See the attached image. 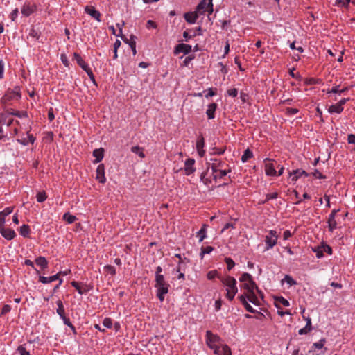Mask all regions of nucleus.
Wrapping results in <instances>:
<instances>
[{
	"label": "nucleus",
	"mask_w": 355,
	"mask_h": 355,
	"mask_svg": "<svg viewBox=\"0 0 355 355\" xmlns=\"http://www.w3.org/2000/svg\"><path fill=\"white\" fill-rule=\"evenodd\" d=\"M28 36L33 39L39 40L40 37V33L35 29L31 28L29 31Z\"/></svg>",
	"instance_id": "obj_44"
},
{
	"label": "nucleus",
	"mask_w": 355,
	"mask_h": 355,
	"mask_svg": "<svg viewBox=\"0 0 355 355\" xmlns=\"http://www.w3.org/2000/svg\"><path fill=\"white\" fill-rule=\"evenodd\" d=\"M85 11L87 14L89 15L92 18L98 21H101V13L95 9L92 6H87L85 8Z\"/></svg>",
	"instance_id": "obj_12"
},
{
	"label": "nucleus",
	"mask_w": 355,
	"mask_h": 355,
	"mask_svg": "<svg viewBox=\"0 0 355 355\" xmlns=\"http://www.w3.org/2000/svg\"><path fill=\"white\" fill-rule=\"evenodd\" d=\"M18 13H19L18 8H15V10H13L12 11V12L10 13V17L12 21H14L15 20V19L18 16Z\"/></svg>",
	"instance_id": "obj_62"
},
{
	"label": "nucleus",
	"mask_w": 355,
	"mask_h": 355,
	"mask_svg": "<svg viewBox=\"0 0 355 355\" xmlns=\"http://www.w3.org/2000/svg\"><path fill=\"white\" fill-rule=\"evenodd\" d=\"M136 37L134 35H131V41L129 43V46H130L132 53L134 55H136L137 51H136Z\"/></svg>",
	"instance_id": "obj_40"
},
{
	"label": "nucleus",
	"mask_w": 355,
	"mask_h": 355,
	"mask_svg": "<svg viewBox=\"0 0 355 355\" xmlns=\"http://www.w3.org/2000/svg\"><path fill=\"white\" fill-rule=\"evenodd\" d=\"M191 51V46L189 44H186L184 43L178 44L174 50V53L175 55L180 53H184V54H188Z\"/></svg>",
	"instance_id": "obj_13"
},
{
	"label": "nucleus",
	"mask_w": 355,
	"mask_h": 355,
	"mask_svg": "<svg viewBox=\"0 0 355 355\" xmlns=\"http://www.w3.org/2000/svg\"><path fill=\"white\" fill-rule=\"evenodd\" d=\"M96 179L100 183H105L106 181V178L105 176V166L103 164H99L96 168Z\"/></svg>",
	"instance_id": "obj_14"
},
{
	"label": "nucleus",
	"mask_w": 355,
	"mask_h": 355,
	"mask_svg": "<svg viewBox=\"0 0 355 355\" xmlns=\"http://www.w3.org/2000/svg\"><path fill=\"white\" fill-rule=\"evenodd\" d=\"M34 11V9L33 8H32L30 5H24L22 8H21V13L26 16V17H28L29 15H31Z\"/></svg>",
	"instance_id": "obj_31"
},
{
	"label": "nucleus",
	"mask_w": 355,
	"mask_h": 355,
	"mask_svg": "<svg viewBox=\"0 0 355 355\" xmlns=\"http://www.w3.org/2000/svg\"><path fill=\"white\" fill-rule=\"evenodd\" d=\"M214 250V248L211 246L202 247L200 256L201 259L203 258L205 254H209Z\"/></svg>",
	"instance_id": "obj_38"
},
{
	"label": "nucleus",
	"mask_w": 355,
	"mask_h": 355,
	"mask_svg": "<svg viewBox=\"0 0 355 355\" xmlns=\"http://www.w3.org/2000/svg\"><path fill=\"white\" fill-rule=\"evenodd\" d=\"M195 159L193 158H188L184 162V171L187 175L192 174L195 171L194 167Z\"/></svg>",
	"instance_id": "obj_10"
},
{
	"label": "nucleus",
	"mask_w": 355,
	"mask_h": 355,
	"mask_svg": "<svg viewBox=\"0 0 355 355\" xmlns=\"http://www.w3.org/2000/svg\"><path fill=\"white\" fill-rule=\"evenodd\" d=\"M265 173L268 176H275L277 175L276 166L275 164L277 162L272 159L266 158L263 160Z\"/></svg>",
	"instance_id": "obj_6"
},
{
	"label": "nucleus",
	"mask_w": 355,
	"mask_h": 355,
	"mask_svg": "<svg viewBox=\"0 0 355 355\" xmlns=\"http://www.w3.org/2000/svg\"><path fill=\"white\" fill-rule=\"evenodd\" d=\"M200 15H203L206 11L209 15L213 12L212 0H202L197 6L196 10Z\"/></svg>",
	"instance_id": "obj_5"
},
{
	"label": "nucleus",
	"mask_w": 355,
	"mask_h": 355,
	"mask_svg": "<svg viewBox=\"0 0 355 355\" xmlns=\"http://www.w3.org/2000/svg\"><path fill=\"white\" fill-rule=\"evenodd\" d=\"M131 151L133 153L138 155L141 158H144L145 157V154L144 153V148L139 147V146H132L131 148Z\"/></svg>",
	"instance_id": "obj_33"
},
{
	"label": "nucleus",
	"mask_w": 355,
	"mask_h": 355,
	"mask_svg": "<svg viewBox=\"0 0 355 355\" xmlns=\"http://www.w3.org/2000/svg\"><path fill=\"white\" fill-rule=\"evenodd\" d=\"M325 343L326 340L324 338H322L318 342L314 343L313 344V347L315 349H320L324 347Z\"/></svg>",
	"instance_id": "obj_43"
},
{
	"label": "nucleus",
	"mask_w": 355,
	"mask_h": 355,
	"mask_svg": "<svg viewBox=\"0 0 355 355\" xmlns=\"http://www.w3.org/2000/svg\"><path fill=\"white\" fill-rule=\"evenodd\" d=\"M71 286L76 288V290L78 292L80 295H83L84 293H86L89 292V288L87 287V286H81L80 284L78 282L73 281L71 283Z\"/></svg>",
	"instance_id": "obj_19"
},
{
	"label": "nucleus",
	"mask_w": 355,
	"mask_h": 355,
	"mask_svg": "<svg viewBox=\"0 0 355 355\" xmlns=\"http://www.w3.org/2000/svg\"><path fill=\"white\" fill-rule=\"evenodd\" d=\"M211 163L209 164V168L212 171V173H218V170L223 169L225 163L218 159H211Z\"/></svg>",
	"instance_id": "obj_8"
},
{
	"label": "nucleus",
	"mask_w": 355,
	"mask_h": 355,
	"mask_svg": "<svg viewBox=\"0 0 355 355\" xmlns=\"http://www.w3.org/2000/svg\"><path fill=\"white\" fill-rule=\"evenodd\" d=\"M205 146V139L203 137H200L198 138L196 141V149H202Z\"/></svg>",
	"instance_id": "obj_49"
},
{
	"label": "nucleus",
	"mask_w": 355,
	"mask_h": 355,
	"mask_svg": "<svg viewBox=\"0 0 355 355\" xmlns=\"http://www.w3.org/2000/svg\"><path fill=\"white\" fill-rule=\"evenodd\" d=\"M220 355H232L231 349L227 345H223L220 350Z\"/></svg>",
	"instance_id": "obj_45"
},
{
	"label": "nucleus",
	"mask_w": 355,
	"mask_h": 355,
	"mask_svg": "<svg viewBox=\"0 0 355 355\" xmlns=\"http://www.w3.org/2000/svg\"><path fill=\"white\" fill-rule=\"evenodd\" d=\"M62 218H63L64 220L67 222L69 224H71V223H74L77 220L76 216H75L73 215H71L69 212L65 213L63 215Z\"/></svg>",
	"instance_id": "obj_32"
},
{
	"label": "nucleus",
	"mask_w": 355,
	"mask_h": 355,
	"mask_svg": "<svg viewBox=\"0 0 355 355\" xmlns=\"http://www.w3.org/2000/svg\"><path fill=\"white\" fill-rule=\"evenodd\" d=\"M37 201L39 202H42L46 200L47 198V196L45 192H39L36 196Z\"/></svg>",
	"instance_id": "obj_47"
},
{
	"label": "nucleus",
	"mask_w": 355,
	"mask_h": 355,
	"mask_svg": "<svg viewBox=\"0 0 355 355\" xmlns=\"http://www.w3.org/2000/svg\"><path fill=\"white\" fill-rule=\"evenodd\" d=\"M61 273L62 272H59L56 275L48 277L40 275L39 276V282L44 284L51 283L58 280L59 277L61 275Z\"/></svg>",
	"instance_id": "obj_17"
},
{
	"label": "nucleus",
	"mask_w": 355,
	"mask_h": 355,
	"mask_svg": "<svg viewBox=\"0 0 355 355\" xmlns=\"http://www.w3.org/2000/svg\"><path fill=\"white\" fill-rule=\"evenodd\" d=\"M62 320L64 324L65 325L68 326L72 330L73 334H77L75 327L70 322V320H69V318H67H67H64Z\"/></svg>",
	"instance_id": "obj_39"
},
{
	"label": "nucleus",
	"mask_w": 355,
	"mask_h": 355,
	"mask_svg": "<svg viewBox=\"0 0 355 355\" xmlns=\"http://www.w3.org/2000/svg\"><path fill=\"white\" fill-rule=\"evenodd\" d=\"M230 172V170L226 169H220L216 173H212L214 179L216 180L217 178H222L227 175L228 173Z\"/></svg>",
	"instance_id": "obj_34"
},
{
	"label": "nucleus",
	"mask_w": 355,
	"mask_h": 355,
	"mask_svg": "<svg viewBox=\"0 0 355 355\" xmlns=\"http://www.w3.org/2000/svg\"><path fill=\"white\" fill-rule=\"evenodd\" d=\"M313 175L315 178L318 179H325L326 176L323 175L318 170L315 169V171L313 173Z\"/></svg>",
	"instance_id": "obj_58"
},
{
	"label": "nucleus",
	"mask_w": 355,
	"mask_h": 355,
	"mask_svg": "<svg viewBox=\"0 0 355 355\" xmlns=\"http://www.w3.org/2000/svg\"><path fill=\"white\" fill-rule=\"evenodd\" d=\"M312 330V328H309L307 327H304V328L302 329H300L299 331H298V334L300 335H304V334H308L309 332H310Z\"/></svg>",
	"instance_id": "obj_59"
},
{
	"label": "nucleus",
	"mask_w": 355,
	"mask_h": 355,
	"mask_svg": "<svg viewBox=\"0 0 355 355\" xmlns=\"http://www.w3.org/2000/svg\"><path fill=\"white\" fill-rule=\"evenodd\" d=\"M208 225L203 224L200 230L197 232V236L199 237V242H202L207 237V229Z\"/></svg>",
	"instance_id": "obj_26"
},
{
	"label": "nucleus",
	"mask_w": 355,
	"mask_h": 355,
	"mask_svg": "<svg viewBox=\"0 0 355 355\" xmlns=\"http://www.w3.org/2000/svg\"><path fill=\"white\" fill-rule=\"evenodd\" d=\"M200 15L196 10L194 12H189L184 14V17L187 22L189 24H194L198 16Z\"/></svg>",
	"instance_id": "obj_16"
},
{
	"label": "nucleus",
	"mask_w": 355,
	"mask_h": 355,
	"mask_svg": "<svg viewBox=\"0 0 355 355\" xmlns=\"http://www.w3.org/2000/svg\"><path fill=\"white\" fill-rule=\"evenodd\" d=\"M103 324L105 327L110 329L112 327V320L110 318H105L103 321Z\"/></svg>",
	"instance_id": "obj_52"
},
{
	"label": "nucleus",
	"mask_w": 355,
	"mask_h": 355,
	"mask_svg": "<svg viewBox=\"0 0 355 355\" xmlns=\"http://www.w3.org/2000/svg\"><path fill=\"white\" fill-rule=\"evenodd\" d=\"M93 156L95 157L94 164L100 162L103 158V149H95L93 151Z\"/></svg>",
	"instance_id": "obj_25"
},
{
	"label": "nucleus",
	"mask_w": 355,
	"mask_h": 355,
	"mask_svg": "<svg viewBox=\"0 0 355 355\" xmlns=\"http://www.w3.org/2000/svg\"><path fill=\"white\" fill-rule=\"evenodd\" d=\"M85 72L89 70L91 68L88 66V64L84 61L83 59L81 60H78V63H77Z\"/></svg>",
	"instance_id": "obj_51"
},
{
	"label": "nucleus",
	"mask_w": 355,
	"mask_h": 355,
	"mask_svg": "<svg viewBox=\"0 0 355 355\" xmlns=\"http://www.w3.org/2000/svg\"><path fill=\"white\" fill-rule=\"evenodd\" d=\"M313 252H315L317 258H322L324 256V252L322 250V245L320 246H318L317 248L313 249Z\"/></svg>",
	"instance_id": "obj_46"
},
{
	"label": "nucleus",
	"mask_w": 355,
	"mask_h": 355,
	"mask_svg": "<svg viewBox=\"0 0 355 355\" xmlns=\"http://www.w3.org/2000/svg\"><path fill=\"white\" fill-rule=\"evenodd\" d=\"M207 277L209 280L214 279L215 277H219L218 272L216 270H211L207 272Z\"/></svg>",
	"instance_id": "obj_50"
},
{
	"label": "nucleus",
	"mask_w": 355,
	"mask_h": 355,
	"mask_svg": "<svg viewBox=\"0 0 355 355\" xmlns=\"http://www.w3.org/2000/svg\"><path fill=\"white\" fill-rule=\"evenodd\" d=\"M11 115L15 116L19 118H24V117L28 116L26 112H19V111H16V113H11Z\"/></svg>",
	"instance_id": "obj_57"
},
{
	"label": "nucleus",
	"mask_w": 355,
	"mask_h": 355,
	"mask_svg": "<svg viewBox=\"0 0 355 355\" xmlns=\"http://www.w3.org/2000/svg\"><path fill=\"white\" fill-rule=\"evenodd\" d=\"M227 94L230 96L236 97L238 95V90L236 88L228 89Z\"/></svg>",
	"instance_id": "obj_61"
},
{
	"label": "nucleus",
	"mask_w": 355,
	"mask_h": 355,
	"mask_svg": "<svg viewBox=\"0 0 355 355\" xmlns=\"http://www.w3.org/2000/svg\"><path fill=\"white\" fill-rule=\"evenodd\" d=\"M350 0H336V4L341 7H347Z\"/></svg>",
	"instance_id": "obj_53"
},
{
	"label": "nucleus",
	"mask_w": 355,
	"mask_h": 355,
	"mask_svg": "<svg viewBox=\"0 0 355 355\" xmlns=\"http://www.w3.org/2000/svg\"><path fill=\"white\" fill-rule=\"evenodd\" d=\"M299 112V110L297 108H293V107H287L286 109V114L287 115H294Z\"/></svg>",
	"instance_id": "obj_54"
},
{
	"label": "nucleus",
	"mask_w": 355,
	"mask_h": 355,
	"mask_svg": "<svg viewBox=\"0 0 355 355\" xmlns=\"http://www.w3.org/2000/svg\"><path fill=\"white\" fill-rule=\"evenodd\" d=\"M339 87H340V85L334 86L330 90L327 91V94L334 93V94H338L339 95H340V94H344L349 91L348 87H343L341 89H339Z\"/></svg>",
	"instance_id": "obj_23"
},
{
	"label": "nucleus",
	"mask_w": 355,
	"mask_h": 355,
	"mask_svg": "<svg viewBox=\"0 0 355 355\" xmlns=\"http://www.w3.org/2000/svg\"><path fill=\"white\" fill-rule=\"evenodd\" d=\"M308 177L309 173L302 169H297L293 170L291 173H290V177L291 180L293 182L297 181L302 176Z\"/></svg>",
	"instance_id": "obj_15"
},
{
	"label": "nucleus",
	"mask_w": 355,
	"mask_h": 355,
	"mask_svg": "<svg viewBox=\"0 0 355 355\" xmlns=\"http://www.w3.org/2000/svg\"><path fill=\"white\" fill-rule=\"evenodd\" d=\"M217 108V104L215 103H210L207 109L206 114L209 119H213L215 118V112Z\"/></svg>",
	"instance_id": "obj_20"
},
{
	"label": "nucleus",
	"mask_w": 355,
	"mask_h": 355,
	"mask_svg": "<svg viewBox=\"0 0 355 355\" xmlns=\"http://www.w3.org/2000/svg\"><path fill=\"white\" fill-rule=\"evenodd\" d=\"M242 287L245 291V293H248L257 290L260 294H261V292L259 291L258 286L253 279L250 280V282H244Z\"/></svg>",
	"instance_id": "obj_11"
},
{
	"label": "nucleus",
	"mask_w": 355,
	"mask_h": 355,
	"mask_svg": "<svg viewBox=\"0 0 355 355\" xmlns=\"http://www.w3.org/2000/svg\"><path fill=\"white\" fill-rule=\"evenodd\" d=\"M328 227L330 232H333L335 229L337 228V223L335 220V217H333V215H329L328 217Z\"/></svg>",
	"instance_id": "obj_30"
},
{
	"label": "nucleus",
	"mask_w": 355,
	"mask_h": 355,
	"mask_svg": "<svg viewBox=\"0 0 355 355\" xmlns=\"http://www.w3.org/2000/svg\"><path fill=\"white\" fill-rule=\"evenodd\" d=\"M225 262L227 264V268L228 270H231L235 266L234 260L230 257H226Z\"/></svg>",
	"instance_id": "obj_42"
},
{
	"label": "nucleus",
	"mask_w": 355,
	"mask_h": 355,
	"mask_svg": "<svg viewBox=\"0 0 355 355\" xmlns=\"http://www.w3.org/2000/svg\"><path fill=\"white\" fill-rule=\"evenodd\" d=\"M250 280H252V277L248 272L243 273L239 278V281L243 283L250 282Z\"/></svg>",
	"instance_id": "obj_41"
},
{
	"label": "nucleus",
	"mask_w": 355,
	"mask_h": 355,
	"mask_svg": "<svg viewBox=\"0 0 355 355\" xmlns=\"http://www.w3.org/2000/svg\"><path fill=\"white\" fill-rule=\"evenodd\" d=\"M104 270H105V272H106L112 275H114L116 274L115 268L111 265H106L105 266H104Z\"/></svg>",
	"instance_id": "obj_48"
},
{
	"label": "nucleus",
	"mask_w": 355,
	"mask_h": 355,
	"mask_svg": "<svg viewBox=\"0 0 355 355\" xmlns=\"http://www.w3.org/2000/svg\"><path fill=\"white\" fill-rule=\"evenodd\" d=\"M239 301L241 302V304L244 306L245 309L250 312V313H255L257 311L254 309L247 302V298L245 297V295H241L239 297Z\"/></svg>",
	"instance_id": "obj_21"
},
{
	"label": "nucleus",
	"mask_w": 355,
	"mask_h": 355,
	"mask_svg": "<svg viewBox=\"0 0 355 355\" xmlns=\"http://www.w3.org/2000/svg\"><path fill=\"white\" fill-rule=\"evenodd\" d=\"M322 250H323V252H327L328 254H332V248L327 245V244H323L322 245Z\"/></svg>",
	"instance_id": "obj_60"
},
{
	"label": "nucleus",
	"mask_w": 355,
	"mask_h": 355,
	"mask_svg": "<svg viewBox=\"0 0 355 355\" xmlns=\"http://www.w3.org/2000/svg\"><path fill=\"white\" fill-rule=\"evenodd\" d=\"M0 234L8 241L12 240L16 236V233L13 230L6 228L4 225L0 226Z\"/></svg>",
	"instance_id": "obj_9"
},
{
	"label": "nucleus",
	"mask_w": 355,
	"mask_h": 355,
	"mask_svg": "<svg viewBox=\"0 0 355 355\" xmlns=\"http://www.w3.org/2000/svg\"><path fill=\"white\" fill-rule=\"evenodd\" d=\"M220 279L223 284L227 287L226 290L238 288L236 286V280L233 277L227 276L225 277H221Z\"/></svg>",
	"instance_id": "obj_7"
},
{
	"label": "nucleus",
	"mask_w": 355,
	"mask_h": 355,
	"mask_svg": "<svg viewBox=\"0 0 355 355\" xmlns=\"http://www.w3.org/2000/svg\"><path fill=\"white\" fill-rule=\"evenodd\" d=\"M30 227L27 225H23L19 228V233L24 237H28L30 234Z\"/></svg>",
	"instance_id": "obj_35"
},
{
	"label": "nucleus",
	"mask_w": 355,
	"mask_h": 355,
	"mask_svg": "<svg viewBox=\"0 0 355 355\" xmlns=\"http://www.w3.org/2000/svg\"><path fill=\"white\" fill-rule=\"evenodd\" d=\"M220 338L211 331H206V343L209 347L214 350V353L217 355H220V349L217 346L216 343L219 341Z\"/></svg>",
	"instance_id": "obj_2"
},
{
	"label": "nucleus",
	"mask_w": 355,
	"mask_h": 355,
	"mask_svg": "<svg viewBox=\"0 0 355 355\" xmlns=\"http://www.w3.org/2000/svg\"><path fill=\"white\" fill-rule=\"evenodd\" d=\"M35 263L40 266L42 270H44L48 267V261L44 257H39L35 259Z\"/></svg>",
	"instance_id": "obj_24"
},
{
	"label": "nucleus",
	"mask_w": 355,
	"mask_h": 355,
	"mask_svg": "<svg viewBox=\"0 0 355 355\" xmlns=\"http://www.w3.org/2000/svg\"><path fill=\"white\" fill-rule=\"evenodd\" d=\"M225 151V148H214L213 149V153L212 154L213 155H223Z\"/></svg>",
	"instance_id": "obj_63"
},
{
	"label": "nucleus",
	"mask_w": 355,
	"mask_h": 355,
	"mask_svg": "<svg viewBox=\"0 0 355 355\" xmlns=\"http://www.w3.org/2000/svg\"><path fill=\"white\" fill-rule=\"evenodd\" d=\"M277 197H278V193L277 192L270 193H268L266 195V200L265 201L266 202V201H268L270 200L276 199Z\"/></svg>",
	"instance_id": "obj_56"
},
{
	"label": "nucleus",
	"mask_w": 355,
	"mask_h": 355,
	"mask_svg": "<svg viewBox=\"0 0 355 355\" xmlns=\"http://www.w3.org/2000/svg\"><path fill=\"white\" fill-rule=\"evenodd\" d=\"M278 235L276 230H270L265 236L266 248L265 250L272 248L277 243Z\"/></svg>",
	"instance_id": "obj_4"
},
{
	"label": "nucleus",
	"mask_w": 355,
	"mask_h": 355,
	"mask_svg": "<svg viewBox=\"0 0 355 355\" xmlns=\"http://www.w3.org/2000/svg\"><path fill=\"white\" fill-rule=\"evenodd\" d=\"M277 301L281 303L284 306H288L290 305L289 302L283 297H277Z\"/></svg>",
	"instance_id": "obj_55"
},
{
	"label": "nucleus",
	"mask_w": 355,
	"mask_h": 355,
	"mask_svg": "<svg viewBox=\"0 0 355 355\" xmlns=\"http://www.w3.org/2000/svg\"><path fill=\"white\" fill-rule=\"evenodd\" d=\"M343 107H342L338 103L332 105L329 107L328 112L331 114L337 113L340 114L343 111Z\"/></svg>",
	"instance_id": "obj_27"
},
{
	"label": "nucleus",
	"mask_w": 355,
	"mask_h": 355,
	"mask_svg": "<svg viewBox=\"0 0 355 355\" xmlns=\"http://www.w3.org/2000/svg\"><path fill=\"white\" fill-rule=\"evenodd\" d=\"M347 141L349 144H355V135L350 134L348 135Z\"/></svg>",
	"instance_id": "obj_64"
},
{
	"label": "nucleus",
	"mask_w": 355,
	"mask_h": 355,
	"mask_svg": "<svg viewBox=\"0 0 355 355\" xmlns=\"http://www.w3.org/2000/svg\"><path fill=\"white\" fill-rule=\"evenodd\" d=\"M238 292V288H234L232 290H226V297L230 300L232 301L234 298L235 295Z\"/></svg>",
	"instance_id": "obj_37"
},
{
	"label": "nucleus",
	"mask_w": 355,
	"mask_h": 355,
	"mask_svg": "<svg viewBox=\"0 0 355 355\" xmlns=\"http://www.w3.org/2000/svg\"><path fill=\"white\" fill-rule=\"evenodd\" d=\"M56 304L58 306V308L56 309V313L58 314L60 318L61 319H63L64 318H67V316L65 315V311H64V308L62 302L59 300L56 302Z\"/></svg>",
	"instance_id": "obj_22"
},
{
	"label": "nucleus",
	"mask_w": 355,
	"mask_h": 355,
	"mask_svg": "<svg viewBox=\"0 0 355 355\" xmlns=\"http://www.w3.org/2000/svg\"><path fill=\"white\" fill-rule=\"evenodd\" d=\"M253 156L252 152L250 149H246L242 157H241V161L243 162H246L250 158H251Z\"/></svg>",
	"instance_id": "obj_36"
},
{
	"label": "nucleus",
	"mask_w": 355,
	"mask_h": 355,
	"mask_svg": "<svg viewBox=\"0 0 355 355\" xmlns=\"http://www.w3.org/2000/svg\"><path fill=\"white\" fill-rule=\"evenodd\" d=\"M13 122V119H8V114L6 113L0 114V124L5 125L6 124L8 126L11 125Z\"/></svg>",
	"instance_id": "obj_29"
},
{
	"label": "nucleus",
	"mask_w": 355,
	"mask_h": 355,
	"mask_svg": "<svg viewBox=\"0 0 355 355\" xmlns=\"http://www.w3.org/2000/svg\"><path fill=\"white\" fill-rule=\"evenodd\" d=\"M243 295H245V297L252 304H254V305H258L259 304V299L257 297V296L255 295L254 293V291H252V292H250V293H244Z\"/></svg>",
	"instance_id": "obj_28"
},
{
	"label": "nucleus",
	"mask_w": 355,
	"mask_h": 355,
	"mask_svg": "<svg viewBox=\"0 0 355 355\" xmlns=\"http://www.w3.org/2000/svg\"><path fill=\"white\" fill-rule=\"evenodd\" d=\"M21 98L20 89L15 87L14 89H8L1 98V101L3 104H8L12 101H17Z\"/></svg>",
	"instance_id": "obj_3"
},
{
	"label": "nucleus",
	"mask_w": 355,
	"mask_h": 355,
	"mask_svg": "<svg viewBox=\"0 0 355 355\" xmlns=\"http://www.w3.org/2000/svg\"><path fill=\"white\" fill-rule=\"evenodd\" d=\"M13 207H8L0 211V226L5 225V218L13 211Z\"/></svg>",
	"instance_id": "obj_18"
},
{
	"label": "nucleus",
	"mask_w": 355,
	"mask_h": 355,
	"mask_svg": "<svg viewBox=\"0 0 355 355\" xmlns=\"http://www.w3.org/2000/svg\"><path fill=\"white\" fill-rule=\"evenodd\" d=\"M169 286L164 276H159L155 279V287L157 288V297L161 302L164 301L165 295L168 292Z\"/></svg>",
	"instance_id": "obj_1"
}]
</instances>
